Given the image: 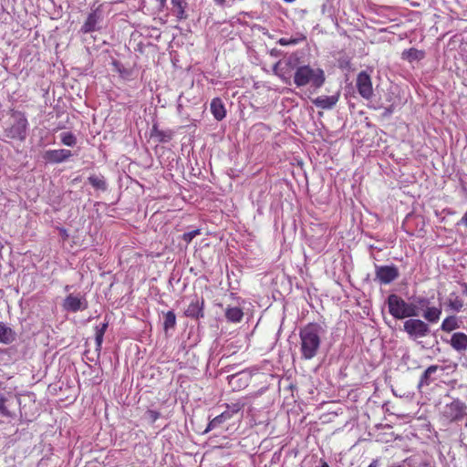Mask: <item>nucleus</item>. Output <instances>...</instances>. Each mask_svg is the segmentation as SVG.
<instances>
[{
    "mask_svg": "<svg viewBox=\"0 0 467 467\" xmlns=\"http://www.w3.org/2000/svg\"><path fill=\"white\" fill-rule=\"evenodd\" d=\"M462 222L467 226V212L465 213V214L462 218Z\"/></svg>",
    "mask_w": 467,
    "mask_h": 467,
    "instance_id": "40",
    "label": "nucleus"
},
{
    "mask_svg": "<svg viewBox=\"0 0 467 467\" xmlns=\"http://www.w3.org/2000/svg\"><path fill=\"white\" fill-rule=\"evenodd\" d=\"M400 276V271L394 265H381V284H389Z\"/></svg>",
    "mask_w": 467,
    "mask_h": 467,
    "instance_id": "11",
    "label": "nucleus"
},
{
    "mask_svg": "<svg viewBox=\"0 0 467 467\" xmlns=\"http://www.w3.org/2000/svg\"><path fill=\"white\" fill-rule=\"evenodd\" d=\"M204 300L203 298H195L192 300L184 311L187 317L199 319L203 317Z\"/></svg>",
    "mask_w": 467,
    "mask_h": 467,
    "instance_id": "10",
    "label": "nucleus"
},
{
    "mask_svg": "<svg viewBox=\"0 0 467 467\" xmlns=\"http://www.w3.org/2000/svg\"><path fill=\"white\" fill-rule=\"evenodd\" d=\"M322 327L317 323H308L299 330L301 358L306 360L317 356L321 345Z\"/></svg>",
    "mask_w": 467,
    "mask_h": 467,
    "instance_id": "1",
    "label": "nucleus"
},
{
    "mask_svg": "<svg viewBox=\"0 0 467 467\" xmlns=\"http://www.w3.org/2000/svg\"><path fill=\"white\" fill-rule=\"evenodd\" d=\"M451 345L458 351L467 349V335L462 332L454 333L451 338Z\"/></svg>",
    "mask_w": 467,
    "mask_h": 467,
    "instance_id": "16",
    "label": "nucleus"
},
{
    "mask_svg": "<svg viewBox=\"0 0 467 467\" xmlns=\"http://www.w3.org/2000/svg\"><path fill=\"white\" fill-rule=\"evenodd\" d=\"M430 299L423 296L415 297L411 302V306L415 308L417 317L421 310H425L430 306Z\"/></svg>",
    "mask_w": 467,
    "mask_h": 467,
    "instance_id": "24",
    "label": "nucleus"
},
{
    "mask_svg": "<svg viewBox=\"0 0 467 467\" xmlns=\"http://www.w3.org/2000/svg\"><path fill=\"white\" fill-rule=\"evenodd\" d=\"M225 317L229 322L239 323L244 317L243 309L238 306H227L225 309Z\"/></svg>",
    "mask_w": 467,
    "mask_h": 467,
    "instance_id": "17",
    "label": "nucleus"
},
{
    "mask_svg": "<svg viewBox=\"0 0 467 467\" xmlns=\"http://www.w3.org/2000/svg\"><path fill=\"white\" fill-rule=\"evenodd\" d=\"M3 382L0 381V389L2 388Z\"/></svg>",
    "mask_w": 467,
    "mask_h": 467,
    "instance_id": "46",
    "label": "nucleus"
},
{
    "mask_svg": "<svg viewBox=\"0 0 467 467\" xmlns=\"http://www.w3.org/2000/svg\"><path fill=\"white\" fill-rule=\"evenodd\" d=\"M98 23V16L95 12L90 13L85 23L81 27V32L84 34L91 33L96 30V26Z\"/></svg>",
    "mask_w": 467,
    "mask_h": 467,
    "instance_id": "19",
    "label": "nucleus"
},
{
    "mask_svg": "<svg viewBox=\"0 0 467 467\" xmlns=\"http://www.w3.org/2000/svg\"><path fill=\"white\" fill-rule=\"evenodd\" d=\"M201 234V230L200 229H195V230H192L191 232H188V233H184L182 235V239L186 243V244H190L193 238H195L197 235Z\"/></svg>",
    "mask_w": 467,
    "mask_h": 467,
    "instance_id": "33",
    "label": "nucleus"
},
{
    "mask_svg": "<svg viewBox=\"0 0 467 467\" xmlns=\"http://www.w3.org/2000/svg\"><path fill=\"white\" fill-rule=\"evenodd\" d=\"M13 122L5 129V134L12 140L23 141L26 137L28 120L26 114L22 111L13 110L11 112Z\"/></svg>",
    "mask_w": 467,
    "mask_h": 467,
    "instance_id": "3",
    "label": "nucleus"
},
{
    "mask_svg": "<svg viewBox=\"0 0 467 467\" xmlns=\"http://www.w3.org/2000/svg\"><path fill=\"white\" fill-rule=\"evenodd\" d=\"M109 327V322H104L99 326L95 327V341L97 346V350H100L104 334Z\"/></svg>",
    "mask_w": 467,
    "mask_h": 467,
    "instance_id": "22",
    "label": "nucleus"
},
{
    "mask_svg": "<svg viewBox=\"0 0 467 467\" xmlns=\"http://www.w3.org/2000/svg\"><path fill=\"white\" fill-rule=\"evenodd\" d=\"M449 306L455 311H460L463 306L462 300L455 296L454 298L449 299Z\"/></svg>",
    "mask_w": 467,
    "mask_h": 467,
    "instance_id": "35",
    "label": "nucleus"
},
{
    "mask_svg": "<svg viewBox=\"0 0 467 467\" xmlns=\"http://www.w3.org/2000/svg\"><path fill=\"white\" fill-rule=\"evenodd\" d=\"M176 325V316L173 311H168L164 315L163 328L165 331L172 329Z\"/></svg>",
    "mask_w": 467,
    "mask_h": 467,
    "instance_id": "27",
    "label": "nucleus"
},
{
    "mask_svg": "<svg viewBox=\"0 0 467 467\" xmlns=\"http://www.w3.org/2000/svg\"><path fill=\"white\" fill-rule=\"evenodd\" d=\"M425 57V51L419 50L417 48L411 47L410 49H405L401 53V58L403 60H407L410 63L414 61H420Z\"/></svg>",
    "mask_w": 467,
    "mask_h": 467,
    "instance_id": "15",
    "label": "nucleus"
},
{
    "mask_svg": "<svg viewBox=\"0 0 467 467\" xmlns=\"http://www.w3.org/2000/svg\"><path fill=\"white\" fill-rule=\"evenodd\" d=\"M306 40V36L304 35H300L298 37H281L277 43L281 46H294L297 45L300 42H303Z\"/></svg>",
    "mask_w": 467,
    "mask_h": 467,
    "instance_id": "28",
    "label": "nucleus"
},
{
    "mask_svg": "<svg viewBox=\"0 0 467 467\" xmlns=\"http://www.w3.org/2000/svg\"><path fill=\"white\" fill-rule=\"evenodd\" d=\"M15 339V332L7 326L0 323V343L8 344Z\"/></svg>",
    "mask_w": 467,
    "mask_h": 467,
    "instance_id": "21",
    "label": "nucleus"
},
{
    "mask_svg": "<svg viewBox=\"0 0 467 467\" xmlns=\"http://www.w3.org/2000/svg\"><path fill=\"white\" fill-rule=\"evenodd\" d=\"M147 414L152 422L156 421L160 418V412L152 410H149Z\"/></svg>",
    "mask_w": 467,
    "mask_h": 467,
    "instance_id": "37",
    "label": "nucleus"
},
{
    "mask_svg": "<svg viewBox=\"0 0 467 467\" xmlns=\"http://www.w3.org/2000/svg\"><path fill=\"white\" fill-rule=\"evenodd\" d=\"M6 398L4 395H0V414L5 417H11L12 414L5 406Z\"/></svg>",
    "mask_w": 467,
    "mask_h": 467,
    "instance_id": "36",
    "label": "nucleus"
},
{
    "mask_svg": "<svg viewBox=\"0 0 467 467\" xmlns=\"http://www.w3.org/2000/svg\"><path fill=\"white\" fill-rule=\"evenodd\" d=\"M88 182L95 189L107 190V183L102 176L91 175L88 177Z\"/></svg>",
    "mask_w": 467,
    "mask_h": 467,
    "instance_id": "26",
    "label": "nucleus"
},
{
    "mask_svg": "<svg viewBox=\"0 0 467 467\" xmlns=\"http://www.w3.org/2000/svg\"><path fill=\"white\" fill-rule=\"evenodd\" d=\"M151 137L159 142H168L171 139V133L159 130L156 125L152 127Z\"/></svg>",
    "mask_w": 467,
    "mask_h": 467,
    "instance_id": "25",
    "label": "nucleus"
},
{
    "mask_svg": "<svg viewBox=\"0 0 467 467\" xmlns=\"http://www.w3.org/2000/svg\"><path fill=\"white\" fill-rule=\"evenodd\" d=\"M61 142L68 147H72L77 143V138L72 132H63L60 134Z\"/></svg>",
    "mask_w": 467,
    "mask_h": 467,
    "instance_id": "31",
    "label": "nucleus"
},
{
    "mask_svg": "<svg viewBox=\"0 0 467 467\" xmlns=\"http://www.w3.org/2000/svg\"><path fill=\"white\" fill-rule=\"evenodd\" d=\"M249 377L247 375H242V373L233 375L230 379L231 384H236L238 387H246L248 384Z\"/></svg>",
    "mask_w": 467,
    "mask_h": 467,
    "instance_id": "30",
    "label": "nucleus"
},
{
    "mask_svg": "<svg viewBox=\"0 0 467 467\" xmlns=\"http://www.w3.org/2000/svg\"><path fill=\"white\" fill-rule=\"evenodd\" d=\"M387 304L389 314L396 319L417 317L416 310L411 303H407L396 294L389 296Z\"/></svg>",
    "mask_w": 467,
    "mask_h": 467,
    "instance_id": "4",
    "label": "nucleus"
},
{
    "mask_svg": "<svg viewBox=\"0 0 467 467\" xmlns=\"http://www.w3.org/2000/svg\"><path fill=\"white\" fill-rule=\"evenodd\" d=\"M294 82L297 87L311 83L314 88H319L325 83V74L320 68L313 69L309 66H301L295 72Z\"/></svg>",
    "mask_w": 467,
    "mask_h": 467,
    "instance_id": "2",
    "label": "nucleus"
},
{
    "mask_svg": "<svg viewBox=\"0 0 467 467\" xmlns=\"http://www.w3.org/2000/svg\"><path fill=\"white\" fill-rule=\"evenodd\" d=\"M211 112L216 120H222L226 116V109L223 102L220 98H214L210 105Z\"/></svg>",
    "mask_w": 467,
    "mask_h": 467,
    "instance_id": "12",
    "label": "nucleus"
},
{
    "mask_svg": "<svg viewBox=\"0 0 467 467\" xmlns=\"http://www.w3.org/2000/svg\"><path fill=\"white\" fill-rule=\"evenodd\" d=\"M171 4L174 7V14L178 20H183L187 18L185 12L187 3L184 0H171Z\"/></svg>",
    "mask_w": 467,
    "mask_h": 467,
    "instance_id": "20",
    "label": "nucleus"
},
{
    "mask_svg": "<svg viewBox=\"0 0 467 467\" xmlns=\"http://www.w3.org/2000/svg\"><path fill=\"white\" fill-rule=\"evenodd\" d=\"M337 96H319L313 99V103L322 109H329L337 104Z\"/></svg>",
    "mask_w": 467,
    "mask_h": 467,
    "instance_id": "14",
    "label": "nucleus"
},
{
    "mask_svg": "<svg viewBox=\"0 0 467 467\" xmlns=\"http://www.w3.org/2000/svg\"><path fill=\"white\" fill-rule=\"evenodd\" d=\"M458 327L457 319L455 317H449L445 318L441 324V329L443 331H452Z\"/></svg>",
    "mask_w": 467,
    "mask_h": 467,
    "instance_id": "29",
    "label": "nucleus"
},
{
    "mask_svg": "<svg viewBox=\"0 0 467 467\" xmlns=\"http://www.w3.org/2000/svg\"><path fill=\"white\" fill-rule=\"evenodd\" d=\"M368 467H378V461L377 460H374Z\"/></svg>",
    "mask_w": 467,
    "mask_h": 467,
    "instance_id": "41",
    "label": "nucleus"
},
{
    "mask_svg": "<svg viewBox=\"0 0 467 467\" xmlns=\"http://www.w3.org/2000/svg\"><path fill=\"white\" fill-rule=\"evenodd\" d=\"M441 314V308L429 306L424 311L423 317L431 323H435L440 319Z\"/></svg>",
    "mask_w": 467,
    "mask_h": 467,
    "instance_id": "23",
    "label": "nucleus"
},
{
    "mask_svg": "<svg viewBox=\"0 0 467 467\" xmlns=\"http://www.w3.org/2000/svg\"><path fill=\"white\" fill-rule=\"evenodd\" d=\"M63 308L66 311L76 313L78 311L87 309L88 301L83 297L70 294L65 298L63 302Z\"/></svg>",
    "mask_w": 467,
    "mask_h": 467,
    "instance_id": "7",
    "label": "nucleus"
},
{
    "mask_svg": "<svg viewBox=\"0 0 467 467\" xmlns=\"http://www.w3.org/2000/svg\"><path fill=\"white\" fill-rule=\"evenodd\" d=\"M465 410V404L459 400H455L444 407L442 414L447 420L457 421L461 420L466 415Z\"/></svg>",
    "mask_w": 467,
    "mask_h": 467,
    "instance_id": "6",
    "label": "nucleus"
},
{
    "mask_svg": "<svg viewBox=\"0 0 467 467\" xmlns=\"http://www.w3.org/2000/svg\"><path fill=\"white\" fill-rule=\"evenodd\" d=\"M284 1H285V2H286V3H292V2H294L295 0H284Z\"/></svg>",
    "mask_w": 467,
    "mask_h": 467,
    "instance_id": "45",
    "label": "nucleus"
},
{
    "mask_svg": "<svg viewBox=\"0 0 467 467\" xmlns=\"http://www.w3.org/2000/svg\"><path fill=\"white\" fill-rule=\"evenodd\" d=\"M72 153L69 150L59 149V150H48L43 154V158L46 161L51 163H60L67 161Z\"/></svg>",
    "mask_w": 467,
    "mask_h": 467,
    "instance_id": "9",
    "label": "nucleus"
},
{
    "mask_svg": "<svg viewBox=\"0 0 467 467\" xmlns=\"http://www.w3.org/2000/svg\"><path fill=\"white\" fill-rule=\"evenodd\" d=\"M213 1H214L216 4L221 5H224V3H225V0H213Z\"/></svg>",
    "mask_w": 467,
    "mask_h": 467,
    "instance_id": "42",
    "label": "nucleus"
},
{
    "mask_svg": "<svg viewBox=\"0 0 467 467\" xmlns=\"http://www.w3.org/2000/svg\"><path fill=\"white\" fill-rule=\"evenodd\" d=\"M226 411L231 414V417L233 418L235 414L240 412L242 409L244 408V404L241 403H234V404H226Z\"/></svg>",
    "mask_w": 467,
    "mask_h": 467,
    "instance_id": "34",
    "label": "nucleus"
},
{
    "mask_svg": "<svg viewBox=\"0 0 467 467\" xmlns=\"http://www.w3.org/2000/svg\"><path fill=\"white\" fill-rule=\"evenodd\" d=\"M231 419H232L231 414L229 412H227L226 410H224L220 415L214 417L213 420H211L209 421L204 432H208V431L219 427L220 425H222L223 423H224L225 421H227Z\"/></svg>",
    "mask_w": 467,
    "mask_h": 467,
    "instance_id": "18",
    "label": "nucleus"
},
{
    "mask_svg": "<svg viewBox=\"0 0 467 467\" xmlns=\"http://www.w3.org/2000/svg\"><path fill=\"white\" fill-rule=\"evenodd\" d=\"M438 368L439 367L437 365H431L423 372L418 384L420 390L436 380L433 375L437 372Z\"/></svg>",
    "mask_w": 467,
    "mask_h": 467,
    "instance_id": "13",
    "label": "nucleus"
},
{
    "mask_svg": "<svg viewBox=\"0 0 467 467\" xmlns=\"http://www.w3.org/2000/svg\"><path fill=\"white\" fill-rule=\"evenodd\" d=\"M357 88L358 93L365 99H369L373 94V88L370 77L364 71L360 72L357 78Z\"/></svg>",
    "mask_w": 467,
    "mask_h": 467,
    "instance_id": "8",
    "label": "nucleus"
},
{
    "mask_svg": "<svg viewBox=\"0 0 467 467\" xmlns=\"http://www.w3.org/2000/svg\"><path fill=\"white\" fill-rule=\"evenodd\" d=\"M375 275L377 277L379 276V267L378 266H376Z\"/></svg>",
    "mask_w": 467,
    "mask_h": 467,
    "instance_id": "43",
    "label": "nucleus"
},
{
    "mask_svg": "<svg viewBox=\"0 0 467 467\" xmlns=\"http://www.w3.org/2000/svg\"><path fill=\"white\" fill-rule=\"evenodd\" d=\"M404 331L410 337H423L430 333L429 326L420 319H408L404 322Z\"/></svg>",
    "mask_w": 467,
    "mask_h": 467,
    "instance_id": "5",
    "label": "nucleus"
},
{
    "mask_svg": "<svg viewBox=\"0 0 467 467\" xmlns=\"http://www.w3.org/2000/svg\"><path fill=\"white\" fill-rule=\"evenodd\" d=\"M159 3V6L161 9H163L166 6L167 0H156Z\"/></svg>",
    "mask_w": 467,
    "mask_h": 467,
    "instance_id": "38",
    "label": "nucleus"
},
{
    "mask_svg": "<svg viewBox=\"0 0 467 467\" xmlns=\"http://www.w3.org/2000/svg\"><path fill=\"white\" fill-rule=\"evenodd\" d=\"M461 286L462 287V294L467 296V284L466 283H462Z\"/></svg>",
    "mask_w": 467,
    "mask_h": 467,
    "instance_id": "39",
    "label": "nucleus"
},
{
    "mask_svg": "<svg viewBox=\"0 0 467 467\" xmlns=\"http://www.w3.org/2000/svg\"><path fill=\"white\" fill-rule=\"evenodd\" d=\"M321 467H329V465L326 462H323Z\"/></svg>",
    "mask_w": 467,
    "mask_h": 467,
    "instance_id": "44",
    "label": "nucleus"
},
{
    "mask_svg": "<svg viewBox=\"0 0 467 467\" xmlns=\"http://www.w3.org/2000/svg\"><path fill=\"white\" fill-rule=\"evenodd\" d=\"M391 93H392V95H394L393 91ZM400 99L398 96H391L389 99V101L391 103L385 107L386 111H385L384 115L391 113L392 110L394 109V108L400 104Z\"/></svg>",
    "mask_w": 467,
    "mask_h": 467,
    "instance_id": "32",
    "label": "nucleus"
}]
</instances>
